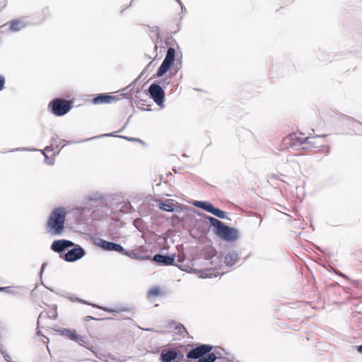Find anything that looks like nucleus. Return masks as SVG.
<instances>
[{"mask_svg": "<svg viewBox=\"0 0 362 362\" xmlns=\"http://www.w3.org/2000/svg\"><path fill=\"white\" fill-rule=\"evenodd\" d=\"M211 214L222 219L226 218V212L215 206L214 207V209L211 211Z\"/></svg>", "mask_w": 362, "mask_h": 362, "instance_id": "24", "label": "nucleus"}, {"mask_svg": "<svg viewBox=\"0 0 362 362\" xmlns=\"http://www.w3.org/2000/svg\"><path fill=\"white\" fill-rule=\"evenodd\" d=\"M43 156H45V162L49 165H53L54 163V157H49L44 151H41Z\"/></svg>", "mask_w": 362, "mask_h": 362, "instance_id": "27", "label": "nucleus"}, {"mask_svg": "<svg viewBox=\"0 0 362 362\" xmlns=\"http://www.w3.org/2000/svg\"><path fill=\"white\" fill-rule=\"evenodd\" d=\"M44 152L46 151H52L53 148L52 146H46L45 148L43 150Z\"/></svg>", "mask_w": 362, "mask_h": 362, "instance_id": "46", "label": "nucleus"}, {"mask_svg": "<svg viewBox=\"0 0 362 362\" xmlns=\"http://www.w3.org/2000/svg\"><path fill=\"white\" fill-rule=\"evenodd\" d=\"M10 289H11V287H10V286H7V287H0V292L4 291L10 290Z\"/></svg>", "mask_w": 362, "mask_h": 362, "instance_id": "45", "label": "nucleus"}, {"mask_svg": "<svg viewBox=\"0 0 362 362\" xmlns=\"http://www.w3.org/2000/svg\"><path fill=\"white\" fill-rule=\"evenodd\" d=\"M117 132H113L109 133V134H104L95 136H93V137H91V138L86 139L83 141H90V140H93V139H96L102 138V137L117 136ZM119 136H118V137H119Z\"/></svg>", "mask_w": 362, "mask_h": 362, "instance_id": "26", "label": "nucleus"}, {"mask_svg": "<svg viewBox=\"0 0 362 362\" xmlns=\"http://www.w3.org/2000/svg\"><path fill=\"white\" fill-rule=\"evenodd\" d=\"M216 362H233L229 360L228 358H220L218 360L216 361Z\"/></svg>", "mask_w": 362, "mask_h": 362, "instance_id": "40", "label": "nucleus"}, {"mask_svg": "<svg viewBox=\"0 0 362 362\" xmlns=\"http://www.w3.org/2000/svg\"><path fill=\"white\" fill-rule=\"evenodd\" d=\"M86 320L88 321V320H99L98 319H96L92 316H87L86 317Z\"/></svg>", "mask_w": 362, "mask_h": 362, "instance_id": "48", "label": "nucleus"}, {"mask_svg": "<svg viewBox=\"0 0 362 362\" xmlns=\"http://www.w3.org/2000/svg\"><path fill=\"white\" fill-rule=\"evenodd\" d=\"M213 349V346L209 344H199L195 348L192 349L186 354L187 359L199 360L204 355L209 353Z\"/></svg>", "mask_w": 362, "mask_h": 362, "instance_id": "10", "label": "nucleus"}, {"mask_svg": "<svg viewBox=\"0 0 362 362\" xmlns=\"http://www.w3.org/2000/svg\"><path fill=\"white\" fill-rule=\"evenodd\" d=\"M63 335L67 336L70 339L77 342L78 344L88 347V341L86 337L78 334L75 330L64 328L61 330Z\"/></svg>", "mask_w": 362, "mask_h": 362, "instance_id": "12", "label": "nucleus"}, {"mask_svg": "<svg viewBox=\"0 0 362 362\" xmlns=\"http://www.w3.org/2000/svg\"><path fill=\"white\" fill-rule=\"evenodd\" d=\"M26 25L21 19L14 20L10 22L9 29L13 32H18L24 28Z\"/></svg>", "mask_w": 362, "mask_h": 362, "instance_id": "18", "label": "nucleus"}, {"mask_svg": "<svg viewBox=\"0 0 362 362\" xmlns=\"http://www.w3.org/2000/svg\"><path fill=\"white\" fill-rule=\"evenodd\" d=\"M185 351H187V346L185 345L168 344L161 350L159 361L160 362H186Z\"/></svg>", "mask_w": 362, "mask_h": 362, "instance_id": "3", "label": "nucleus"}, {"mask_svg": "<svg viewBox=\"0 0 362 362\" xmlns=\"http://www.w3.org/2000/svg\"><path fill=\"white\" fill-rule=\"evenodd\" d=\"M132 85H129L128 87H126L123 90H125L126 89H128Z\"/></svg>", "mask_w": 362, "mask_h": 362, "instance_id": "55", "label": "nucleus"}, {"mask_svg": "<svg viewBox=\"0 0 362 362\" xmlns=\"http://www.w3.org/2000/svg\"><path fill=\"white\" fill-rule=\"evenodd\" d=\"M224 351L223 349H221V351H214V352H209V354H216V361L218 360L220 358H225L223 356V354L222 352H223Z\"/></svg>", "mask_w": 362, "mask_h": 362, "instance_id": "35", "label": "nucleus"}, {"mask_svg": "<svg viewBox=\"0 0 362 362\" xmlns=\"http://www.w3.org/2000/svg\"><path fill=\"white\" fill-rule=\"evenodd\" d=\"M86 255V250L84 248L74 243V245L68 250L64 255H61L60 257L67 262H74Z\"/></svg>", "mask_w": 362, "mask_h": 362, "instance_id": "7", "label": "nucleus"}, {"mask_svg": "<svg viewBox=\"0 0 362 362\" xmlns=\"http://www.w3.org/2000/svg\"><path fill=\"white\" fill-rule=\"evenodd\" d=\"M37 335H38V336H40V335H41V331H40V330H38V331H37Z\"/></svg>", "mask_w": 362, "mask_h": 362, "instance_id": "53", "label": "nucleus"}, {"mask_svg": "<svg viewBox=\"0 0 362 362\" xmlns=\"http://www.w3.org/2000/svg\"><path fill=\"white\" fill-rule=\"evenodd\" d=\"M177 3L179 4L180 6H182V3L180 0H176Z\"/></svg>", "mask_w": 362, "mask_h": 362, "instance_id": "52", "label": "nucleus"}, {"mask_svg": "<svg viewBox=\"0 0 362 362\" xmlns=\"http://www.w3.org/2000/svg\"><path fill=\"white\" fill-rule=\"evenodd\" d=\"M152 260L155 262L165 265H173L175 262V256L174 255H162V254H156L153 256Z\"/></svg>", "mask_w": 362, "mask_h": 362, "instance_id": "13", "label": "nucleus"}, {"mask_svg": "<svg viewBox=\"0 0 362 362\" xmlns=\"http://www.w3.org/2000/svg\"><path fill=\"white\" fill-rule=\"evenodd\" d=\"M23 151H28V149L25 148H13V149L9 151L8 152Z\"/></svg>", "mask_w": 362, "mask_h": 362, "instance_id": "41", "label": "nucleus"}, {"mask_svg": "<svg viewBox=\"0 0 362 362\" xmlns=\"http://www.w3.org/2000/svg\"><path fill=\"white\" fill-rule=\"evenodd\" d=\"M204 219L213 227L214 233L221 239L228 242L238 240L239 231L236 228L230 227L218 219L209 215H204Z\"/></svg>", "mask_w": 362, "mask_h": 362, "instance_id": "1", "label": "nucleus"}, {"mask_svg": "<svg viewBox=\"0 0 362 362\" xmlns=\"http://www.w3.org/2000/svg\"><path fill=\"white\" fill-rule=\"evenodd\" d=\"M130 92L133 93H136V98L137 99V103L139 105H145V102H146V100H143L142 98H141V94L142 93L139 90H134V88H132L129 90ZM143 95L146 97L147 96V93L144 91L143 93Z\"/></svg>", "mask_w": 362, "mask_h": 362, "instance_id": "21", "label": "nucleus"}, {"mask_svg": "<svg viewBox=\"0 0 362 362\" xmlns=\"http://www.w3.org/2000/svg\"><path fill=\"white\" fill-rule=\"evenodd\" d=\"M4 292L7 293H10V294H16V292L14 291L12 288L11 287V289L10 290H7V291H4Z\"/></svg>", "mask_w": 362, "mask_h": 362, "instance_id": "43", "label": "nucleus"}, {"mask_svg": "<svg viewBox=\"0 0 362 362\" xmlns=\"http://www.w3.org/2000/svg\"><path fill=\"white\" fill-rule=\"evenodd\" d=\"M152 64V62H149L144 69L143 71L141 72V74H144V72L147 71L149 68L151 67V65Z\"/></svg>", "mask_w": 362, "mask_h": 362, "instance_id": "42", "label": "nucleus"}, {"mask_svg": "<svg viewBox=\"0 0 362 362\" xmlns=\"http://www.w3.org/2000/svg\"><path fill=\"white\" fill-rule=\"evenodd\" d=\"M342 124L345 126L352 128L355 132L358 130V126H362V123L361 122H358L348 116L343 117Z\"/></svg>", "mask_w": 362, "mask_h": 362, "instance_id": "16", "label": "nucleus"}, {"mask_svg": "<svg viewBox=\"0 0 362 362\" xmlns=\"http://www.w3.org/2000/svg\"><path fill=\"white\" fill-rule=\"evenodd\" d=\"M181 6V10H182V12H186V8L185 7L183 6V4Z\"/></svg>", "mask_w": 362, "mask_h": 362, "instance_id": "50", "label": "nucleus"}, {"mask_svg": "<svg viewBox=\"0 0 362 362\" xmlns=\"http://www.w3.org/2000/svg\"><path fill=\"white\" fill-rule=\"evenodd\" d=\"M356 349H357V351H358L359 353L362 354V344H361V345H359V346H356Z\"/></svg>", "mask_w": 362, "mask_h": 362, "instance_id": "49", "label": "nucleus"}, {"mask_svg": "<svg viewBox=\"0 0 362 362\" xmlns=\"http://www.w3.org/2000/svg\"><path fill=\"white\" fill-rule=\"evenodd\" d=\"M122 255L129 257L132 259H138V260H144V259H147L150 258V256H142V255H139L134 250H126L125 249H124V251L123 252H122Z\"/></svg>", "mask_w": 362, "mask_h": 362, "instance_id": "19", "label": "nucleus"}, {"mask_svg": "<svg viewBox=\"0 0 362 362\" xmlns=\"http://www.w3.org/2000/svg\"><path fill=\"white\" fill-rule=\"evenodd\" d=\"M57 305H55V304L52 305V309L49 312H47V317L49 319L57 320Z\"/></svg>", "mask_w": 362, "mask_h": 362, "instance_id": "25", "label": "nucleus"}, {"mask_svg": "<svg viewBox=\"0 0 362 362\" xmlns=\"http://www.w3.org/2000/svg\"><path fill=\"white\" fill-rule=\"evenodd\" d=\"M66 209L58 207L53 210L47 222V231L52 236H60L65 230Z\"/></svg>", "mask_w": 362, "mask_h": 362, "instance_id": "2", "label": "nucleus"}, {"mask_svg": "<svg viewBox=\"0 0 362 362\" xmlns=\"http://www.w3.org/2000/svg\"><path fill=\"white\" fill-rule=\"evenodd\" d=\"M216 354H206L204 355L197 362H216Z\"/></svg>", "mask_w": 362, "mask_h": 362, "instance_id": "23", "label": "nucleus"}, {"mask_svg": "<svg viewBox=\"0 0 362 362\" xmlns=\"http://www.w3.org/2000/svg\"><path fill=\"white\" fill-rule=\"evenodd\" d=\"M90 305H91L92 307L93 308H99L100 310H103L106 312H108V313H115L116 311L113 309H110V308H105V307H102V306H100V305H95V304H90Z\"/></svg>", "mask_w": 362, "mask_h": 362, "instance_id": "32", "label": "nucleus"}, {"mask_svg": "<svg viewBox=\"0 0 362 362\" xmlns=\"http://www.w3.org/2000/svg\"><path fill=\"white\" fill-rule=\"evenodd\" d=\"M84 200L87 202L103 204L105 202V196L103 194L97 191L91 192L87 194Z\"/></svg>", "mask_w": 362, "mask_h": 362, "instance_id": "15", "label": "nucleus"}, {"mask_svg": "<svg viewBox=\"0 0 362 362\" xmlns=\"http://www.w3.org/2000/svg\"><path fill=\"white\" fill-rule=\"evenodd\" d=\"M42 313H41L38 317V319H37V325H39V323H40V319L42 317Z\"/></svg>", "mask_w": 362, "mask_h": 362, "instance_id": "51", "label": "nucleus"}, {"mask_svg": "<svg viewBox=\"0 0 362 362\" xmlns=\"http://www.w3.org/2000/svg\"><path fill=\"white\" fill-rule=\"evenodd\" d=\"M329 147L328 146L327 150V153H329Z\"/></svg>", "mask_w": 362, "mask_h": 362, "instance_id": "54", "label": "nucleus"}, {"mask_svg": "<svg viewBox=\"0 0 362 362\" xmlns=\"http://www.w3.org/2000/svg\"><path fill=\"white\" fill-rule=\"evenodd\" d=\"M47 262H44V263L42 264V266H41V269H40V273H42V272L44 271V269H45V267L47 266Z\"/></svg>", "mask_w": 362, "mask_h": 362, "instance_id": "47", "label": "nucleus"}, {"mask_svg": "<svg viewBox=\"0 0 362 362\" xmlns=\"http://www.w3.org/2000/svg\"><path fill=\"white\" fill-rule=\"evenodd\" d=\"M239 259V255L237 251L233 250L228 252L225 256V263L227 266L234 265Z\"/></svg>", "mask_w": 362, "mask_h": 362, "instance_id": "17", "label": "nucleus"}, {"mask_svg": "<svg viewBox=\"0 0 362 362\" xmlns=\"http://www.w3.org/2000/svg\"><path fill=\"white\" fill-rule=\"evenodd\" d=\"M119 100L118 95H110L107 93H100L93 98V103L95 104V105L103 104V103H110L113 100Z\"/></svg>", "mask_w": 362, "mask_h": 362, "instance_id": "14", "label": "nucleus"}, {"mask_svg": "<svg viewBox=\"0 0 362 362\" xmlns=\"http://www.w3.org/2000/svg\"><path fill=\"white\" fill-rule=\"evenodd\" d=\"M42 14L43 15V18L41 22L44 21L45 19H47L49 16L50 11H49V8L48 7L43 8L42 10Z\"/></svg>", "mask_w": 362, "mask_h": 362, "instance_id": "30", "label": "nucleus"}, {"mask_svg": "<svg viewBox=\"0 0 362 362\" xmlns=\"http://www.w3.org/2000/svg\"><path fill=\"white\" fill-rule=\"evenodd\" d=\"M5 84V78L0 75V91L4 88Z\"/></svg>", "mask_w": 362, "mask_h": 362, "instance_id": "38", "label": "nucleus"}, {"mask_svg": "<svg viewBox=\"0 0 362 362\" xmlns=\"http://www.w3.org/2000/svg\"><path fill=\"white\" fill-rule=\"evenodd\" d=\"M160 293V289L158 288H153L148 291V295L156 296Z\"/></svg>", "mask_w": 362, "mask_h": 362, "instance_id": "33", "label": "nucleus"}, {"mask_svg": "<svg viewBox=\"0 0 362 362\" xmlns=\"http://www.w3.org/2000/svg\"><path fill=\"white\" fill-rule=\"evenodd\" d=\"M69 299L71 301L79 302V303H83V304H88V305L90 304V303H87L86 301L83 300V299H81V298H76V297H74V296L69 297Z\"/></svg>", "mask_w": 362, "mask_h": 362, "instance_id": "34", "label": "nucleus"}, {"mask_svg": "<svg viewBox=\"0 0 362 362\" xmlns=\"http://www.w3.org/2000/svg\"><path fill=\"white\" fill-rule=\"evenodd\" d=\"M214 207V206L211 202H208L204 211L208 213L211 214V211H213Z\"/></svg>", "mask_w": 362, "mask_h": 362, "instance_id": "37", "label": "nucleus"}, {"mask_svg": "<svg viewBox=\"0 0 362 362\" xmlns=\"http://www.w3.org/2000/svg\"><path fill=\"white\" fill-rule=\"evenodd\" d=\"M175 49L173 47L168 48L165 58L157 70V76H163L175 64Z\"/></svg>", "mask_w": 362, "mask_h": 362, "instance_id": "6", "label": "nucleus"}, {"mask_svg": "<svg viewBox=\"0 0 362 362\" xmlns=\"http://www.w3.org/2000/svg\"><path fill=\"white\" fill-rule=\"evenodd\" d=\"M94 244L105 251L117 252L119 254L124 251V248L120 244L107 241L100 238L94 240Z\"/></svg>", "mask_w": 362, "mask_h": 362, "instance_id": "9", "label": "nucleus"}, {"mask_svg": "<svg viewBox=\"0 0 362 362\" xmlns=\"http://www.w3.org/2000/svg\"><path fill=\"white\" fill-rule=\"evenodd\" d=\"M210 263L211 264V268H216L217 266L220 264L219 257L216 255V251L213 248L210 250Z\"/></svg>", "mask_w": 362, "mask_h": 362, "instance_id": "20", "label": "nucleus"}, {"mask_svg": "<svg viewBox=\"0 0 362 362\" xmlns=\"http://www.w3.org/2000/svg\"><path fill=\"white\" fill-rule=\"evenodd\" d=\"M175 67V72L172 74L173 76L175 75L177 73V71L181 69V67H182L181 59L177 60V63H176Z\"/></svg>", "mask_w": 362, "mask_h": 362, "instance_id": "36", "label": "nucleus"}, {"mask_svg": "<svg viewBox=\"0 0 362 362\" xmlns=\"http://www.w3.org/2000/svg\"><path fill=\"white\" fill-rule=\"evenodd\" d=\"M161 83L164 86L165 81H154L150 85L148 89V93L149 96L153 99V100L158 106L163 107V103L165 101V90L163 87L161 86Z\"/></svg>", "mask_w": 362, "mask_h": 362, "instance_id": "5", "label": "nucleus"}, {"mask_svg": "<svg viewBox=\"0 0 362 362\" xmlns=\"http://www.w3.org/2000/svg\"><path fill=\"white\" fill-rule=\"evenodd\" d=\"M119 138H122V139H124L127 141H136V142H139L141 143V144L144 145L145 143L141 140L140 139H137V138H133V137H129V136H119Z\"/></svg>", "mask_w": 362, "mask_h": 362, "instance_id": "31", "label": "nucleus"}, {"mask_svg": "<svg viewBox=\"0 0 362 362\" xmlns=\"http://www.w3.org/2000/svg\"><path fill=\"white\" fill-rule=\"evenodd\" d=\"M72 105V101L57 98L49 102L48 108L55 116L61 117L67 114L71 110Z\"/></svg>", "mask_w": 362, "mask_h": 362, "instance_id": "4", "label": "nucleus"}, {"mask_svg": "<svg viewBox=\"0 0 362 362\" xmlns=\"http://www.w3.org/2000/svg\"><path fill=\"white\" fill-rule=\"evenodd\" d=\"M158 206L159 207L160 209L167 212L174 211L173 204L168 202H160L158 204Z\"/></svg>", "mask_w": 362, "mask_h": 362, "instance_id": "22", "label": "nucleus"}, {"mask_svg": "<svg viewBox=\"0 0 362 362\" xmlns=\"http://www.w3.org/2000/svg\"><path fill=\"white\" fill-rule=\"evenodd\" d=\"M291 139L293 141H296L299 143V145L301 146L302 149L307 150L310 148H317L316 142L315 141V139L321 138L327 136L326 134L322 135H316L315 136H307L305 138L301 139L296 134H292L290 136Z\"/></svg>", "mask_w": 362, "mask_h": 362, "instance_id": "8", "label": "nucleus"}, {"mask_svg": "<svg viewBox=\"0 0 362 362\" xmlns=\"http://www.w3.org/2000/svg\"><path fill=\"white\" fill-rule=\"evenodd\" d=\"M74 245V243L66 239L56 240L51 245V250L57 253L64 255L63 252Z\"/></svg>", "mask_w": 362, "mask_h": 362, "instance_id": "11", "label": "nucleus"}, {"mask_svg": "<svg viewBox=\"0 0 362 362\" xmlns=\"http://www.w3.org/2000/svg\"><path fill=\"white\" fill-rule=\"evenodd\" d=\"M207 203H208V202H206V201H196L194 203V205L197 208H200V209L204 210Z\"/></svg>", "mask_w": 362, "mask_h": 362, "instance_id": "28", "label": "nucleus"}, {"mask_svg": "<svg viewBox=\"0 0 362 362\" xmlns=\"http://www.w3.org/2000/svg\"><path fill=\"white\" fill-rule=\"evenodd\" d=\"M177 329H178V332L180 333V334H182V331H184L185 332H187V330L185 329V327L182 325H179L177 327H176Z\"/></svg>", "mask_w": 362, "mask_h": 362, "instance_id": "39", "label": "nucleus"}, {"mask_svg": "<svg viewBox=\"0 0 362 362\" xmlns=\"http://www.w3.org/2000/svg\"><path fill=\"white\" fill-rule=\"evenodd\" d=\"M336 274L340 276L345 278V279H348L347 276L345 275L344 274L341 273V272H337Z\"/></svg>", "mask_w": 362, "mask_h": 362, "instance_id": "44", "label": "nucleus"}, {"mask_svg": "<svg viewBox=\"0 0 362 362\" xmlns=\"http://www.w3.org/2000/svg\"><path fill=\"white\" fill-rule=\"evenodd\" d=\"M58 140H59L60 142H62V141H64V142H66V141H65V140H64V139H59L58 138V136H57V134H54V135L52 136V143H53L54 144H56V145L57 146ZM66 143H67V144H74V143H75V141H66Z\"/></svg>", "mask_w": 362, "mask_h": 362, "instance_id": "29", "label": "nucleus"}]
</instances>
